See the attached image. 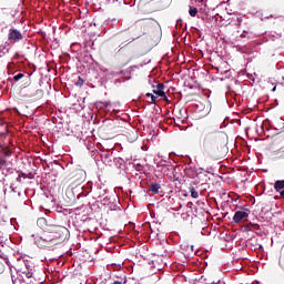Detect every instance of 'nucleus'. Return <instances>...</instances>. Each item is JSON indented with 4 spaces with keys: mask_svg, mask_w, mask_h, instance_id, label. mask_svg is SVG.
Segmentation results:
<instances>
[{
    "mask_svg": "<svg viewBox=\"0 0 284 284\" xmlns=\"http://www.w3.org/2000/svg\"><path fill=\"white\" fill-rule=\"evenodd\" d=\"M170 3H172V0H151L149 2L141 0L139 9L144 12V14H152V12H158V10H165Z\"/></svg>",
    "mask_w": 284,
    "mask_h": 284,
    "instance_id": "1",
    "label": "nucleus"
},
{
    "mask_svg": "<svg viewBox=\"0 0 284 284\" xmlns=\"http://www.w3.org/2000/svg\"><path fill=\"white\" fill-rule=\"evenodd\" d=\"M51 234H53L52 239H44V241H50L51 243H61V241H65V239L70 237V231L65 226H55L51 230Z\"/></svg>",
    "mask_w": 284,
    "mask_h": 284,
    "instance_id": "2",
    "label": "nucleus"
},
{
    "mask_svg": "<svg viewBox=\"0 0 284 284\" xmlns=\"http://www.w3.org/2000/svg\"><path fill=\"white\" fill-rule=\"evenodd\" d=\"M219 139V132L217 131H206L203 134L201 145L204 150V152H210L212 149V145L216 143V140Z\"/></svg>",
    "mask_w": 284,
    "mask_h": 284,
    "instance_id": "3",
    "label": "nucleus"
},
{
    "mask_svg": "<svg viewBox=\"0 0 284 284\" xmlns=\"http://www.w3.org/2000/svg\"><path fill=\"white\" fill-rule=\"evenodd\" d=\"M23 39H26V36L19 31V29H9L8 41L10 43H19L20 41H23Z\"/></svg>",
    "mask_w": 284,
    "mask_h": 284,
    "instance_id": "4",
    "label": "nucleus"
},
{
    "mask_svg": "<svg viewBox=\"0 0 284 284\" xmlns=\"http://www.w3.org/2000/svg\"><path fill=\"white\" fill-rule=\"evenodd\" d=\"M85 170L82 169H75L72 173H71V179L73 180V183H78V185H80V183H83V181H85Z\"/></svg>",
    "mask_w": 284,
    "mask_h": 284,
    "instance_id": "5",
    "label": "nucleus"
},
{
    "mask_svg": "<svg viewBox=\"0 0 284 284\" xmlns=\"http://www.w3.org/2000/svg\"><path fill=\"white\" fill-rule=\"evenodd\" d=\"M166 171L171 172V174H168L169 179H172L173 181H180L179 174H181V169H179V166L169 165L166 166Z\"/></svg>",
    "mask_w": 284,
    "mask_h": 284,
    "instance_id": "6",
    "label": "nucleus"
},
{
    "mask_svg": "<svg viewBox=\"0 0 284 284\" xmlns=\"http://www.w3.org/2000/svg\"><path fill=\"white\" fill-rule=\"evenodd\" d=\"M247 216H250V213L245 212V211H237L235 212L234 216H233V223H241V221H244V219H247Z\"/></svg>",
    "mask_w": 284,
    "mask_h": 284,
    "instance_id": "7",
    "label": "nucleus"
},
{
    "mask_svg": "<svg viewBox=\"0 0 284 284\" xmlns=\"http://www.w3.org/2000/svg\"><path fill=\"white\" fill-rule=\"evenodd\" d=\"M18 272H20V274H24L27 278H32L33 276L32 266L28 263H24V267H20Z\"/></svg>",
    "mask_w": 284,
    "mask_h": 284,
    "instance_id": "8",
    "label": "nucleus"
},
{
    "mask_svg": "<svg viewBox=\"0 0 284 284\" xmlns=\"http://www.w3.org/2000/svg\"><path fill=\"white\" fill-rule=\"evenodd\" d=\"M165 84L164 83H159L156 85V88L153 89V93L156 95V97H161L162 99H168V97L165 95Z\"/></svg>",
    "mask_w": 284,
    "mask_h": 284,
    "instance_id": "9",
    "label": "nucleus"
},
{
    "mask_svg": "<svg viewBox=\"0 0 284 284\" xmlns=\"http://www.w3.org/2000/svg\"><path fill=\"white\" fill-rule=\"evenodd\" d=\"M274 190H275V192H283V190H284V180L275 181Z\"/></svg>",
    "mask_w": 284,
    "mask_h": 284,
    "instance_id": "10",
    "label": "nucleus"
},
{
    "mask_svg": "<svg viewBox=\"0 0 284 284\" xmlns=\"http://www.w3.org/2000/svg\"><path fill=\"white\" fill-rule=\"evenodd\" d=\"M160 190H161V184L159 183H152L149 186V192H152L153 194H159Z\"/></svg>",
    "mask_w": 284,
    "mask_h": 284,
    "instance_id": "11",
    "label": "nucleus"
},
{
    "mask_svg": "<svg viewBox=\"0 0 284 284\" xmlns=\"http://www.w3.org/2000/svg\"><path fill=\"white\" fill-rule=\"evenodd\" d=\"M211 154L214 159H223V156H225V151H212Z\"/></svg>",
    "mask_w": 284,
    "mask_h": 284,
    "instance_id": "12",
    "label": "nucleus"
},
{
    "mask_svg": "<svg viewBox=\"0 0 284 284\" xmlns=\"http://www.w3.org/2000/svg\"><path fill=\"white\" fill-rule=\"evenodd\" d=\"M189 192L192 196V199H199V191H196V189L194 186H189Z\"/></svg>",
    "mask_w": 284,
    "mask_h": 284,
    "instance_id": "13",
    "label": "nucleus"
},
{
    "mask_svg": "<svg viewBox=\"0 0 284 284\" xmlns=\"http://www.w3.org/2000/svg\"><path fill=\"white\" fill-rule=\"evenodd\" d=\"M128 135L131 136L129 138V141H131V143L136 141V139H139V134L136 133V131H131L128 133Z\"/></svg>",
    "mask_w": 284,
    "mask_h": 284,
    "instance_id": "14",
    "label": "nucleus"
},
{
    "mask_svg": "<svg viewBox=\"0 0 284 284\" xmlns=\"http://www.w3.org/2000/svg\"><path fill=\"white\" fill-rule=\"evenodd\" d=\"M1 156H3V149L0 144V168H3L6 165V160H3Z\"/></svg>",
    "mask_w": 284,
    "mask_h": 284,
    "instance_id": "15",
    "label": "nucleus"
},
{
    "mask_svg": "<svg viewBox=\"0 0 284 284\" xmlns=\"http://www.w3.org/2000/svg\"><path fill=\"white\" fill-rule=\"evenodd\" d=\"M189 13L191 17H196V14L199 13V9L191 7Z\"/></svg>",
    "mask_w": 284,
    "mask_h": 284,
    "instance_id": "16",
    "label": "nucleus"
},
{
    "mask_svg": "<svg viewBox=\"0 0 284 284\" xmlns=\"http://www.w3.org/2000/svg\"><path fill=\"white\" fill-rule=\"evenodd\" d=\"M84 83H85V81L83 80V78L78 77V81L75 82V85H78L79 88H81Z\"/></svg>",
    "mask_w": 284,
    "mask_h": 284,
    "instance_id": "17",
    "label": "nucleus"
},
{
    "mask_svg": "<svg viewBox=\"0 0 284 284\" xmlns=\"http://www.w3.org/2000/svg\"><path fill=\"white\" fill-rule=\"evenodd\" d=\"M23 73H18L13 77V81H21V79H23Z\"/></svg>",
    "mask_w": 284,
    "mask_h": 284,
    "instance_id": "18",
    "label": "nucleus"
},
{
    "mask_svg": "<svg viewBox=\"0 0 284 284\" xmlns=\"http://www.w3.org/2000/svg\"><path fill=\"white\" fill-rule=\"evenodd\" d=\"M252 225H254V224H246V225H244L243 226V230H244V232H252Z\"/></svg>",
    "mask_w": 284,
    "mask_h": 284,
    "instance_id": "19",
    "label": "nucleus"
},
{
    "mask_svg": "<svg viewBox=\"0 0 284 284\" xmlns=\"http://www.w3.org/2000/svg\"><path fill=\"white\" fill-rule=\"evenodd\" d=\"M156 99H159V97L156 95H151V103H156Z\"/></svg>",
    "mask_w": 284,
    "mask_h": 284,
    "instance_id": "20",
    "label": "nucleus"
},
{
    "mask_svg": "<svg viewBox=\"0 0 284 284\" xmlns=\"http://www.w3.org/2000/svg\"><path fill=\"white\" fill-rule=\"evenodd\" d=\"M36 93H37L39 97H43V90H41V89H38V90L36 91Z\"/></svg>",
    "mask_w": 284,
    "mask_h": 284,
    "instance_id": "21",
    "label": "nucleus"
},
{
    "mask_svg": "<svg viewBox=\"0 0 284 284\" xmlns=\"http://www.w3.org/2000/svg\"><path fill=\"white\" fill-rule=\"evenodd\" d=\"M280 195H281L282 199H284V190H282V191L280 192Z\"/></svg>",
    "mask_w": 284,
    "mask_h": 284,
    "instance_id": "22",
    "label": "nucleus"
},
{
    "mask_svg": "<svg viewBox=\"0 0 284 284\" xmlns=\"http://www.w3.org/2000/svg\"><path fill=\"white\" fill-rule=\"evenodd\" d=\"M164 172L166 173V176H168V174H172V171H168V169L164 170Z\"/></svg>",
    "mask_w": 284,
    "mask_h": 284,
    "instance_id": "23",
    "label": "nucleus"
},
{
    "mask_svg": "<svg viewBox=\"0 0 284 284\" xmlns=\"http://www.w3.org/2000/svg\"><path fill=\"white\" fill-rule=\"evenodd\" d=\"M1 50H7V52H8V49H6V47H0V52H1Z\"/></svg>",
    "mask_w": 284,
    "mask_h": 284,
    "instance_id": "24",
    "label": "nucleus"
},
{
    "mask_svg": "<svg viewBox=\"0 0 284 284\" xmlns=\"http://www.w3.org/2000/svg\"><path fill=\"white\" fill-rule=\"evenodd\" d=\"M152 95H153L152 93H146V97H151L152 98Z\"/></svg>",
    "mask_w": 284,
    "mask_h": 284,
    "instance_id": "25",
    "label": "nucleus"
},
{
    "mask_svg": "<svg viewBox=\"0 0 284 284\" xmlns=\"http://www.w3.org/2000/svg\"><path fill=\"white\" fill-rule=\"evenodd\" d=\"M191 247V252H194V246H190Z\"/></svg>",
    "mask_w": 284,
    "mask_h": 284,
    "instance_id": "26",
    "label": "nucleus"
},
{
    "mask_svg": "<svg viewBox=\"0 0 284 284\" xmlns=\"http://www.w3.org/2000/svg\"><path fill=\"white\" fill-rule=\"evenodd\" d=\"M169 123H172V119L168 120Z\"/></svg>",
    "mask_w": 284,
    "mask_h": 284,
    "instance_id": "27",
    "label": "nucleus"
},
{
    "mask_svg": "<svg viewBox=\"0 0 284 284\" xmlns=\"http://www.w3.org/2000/svg\"><path fill=\"white\" fill-rule=\"evenodd\" d=\"M274 90H276V87L273 88V92H274Z\"/></svg>",
    "mask_w": 284,
    "mask_h": 284,
    "instance_id": "28",
    "label": "nucleus"
}]
</instances>
